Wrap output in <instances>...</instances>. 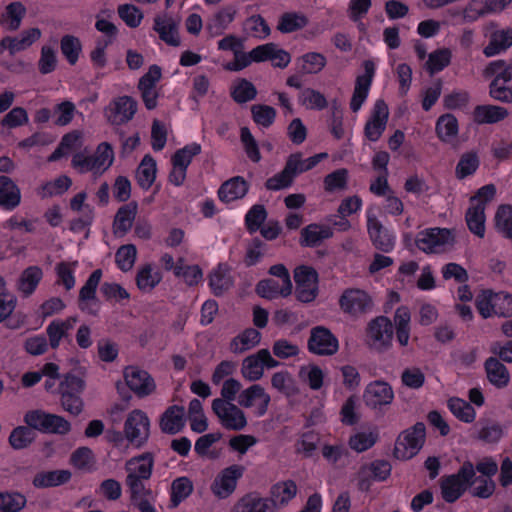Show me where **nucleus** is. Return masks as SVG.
<instances>
[{"label":"nucleus","instance_id":"obj_1","mask_svg":"<svg viewBox=\"0 0 512 512\" xmlns=\"http://www.w3.org/2000/svg\"><path fill=\"white\" fill-rule=\"evenodd\" d=\"M486 75H495L489 85V94L503 103L512 102V64H506L503 60L491 62L485 69Z\"/></svg>","mask_w":512,"mask_h":512},{"label":"nucleus","instance_id":"obj_2","mask_svg":"<svg viewBox=\"0 0 512 512\" xmlns=\"http://www.w3.org/2000/svg\"><path fill=\"white\" fill-rule=\"evenodd\" d=\"M474 476L473 464L465 461L456 474L442 477L440 488L443 499L448 503L458 500L467 488L473 485Z\"/></svg>","mask_w":512,"mask_h":512},{"label":"nucleus","instance_id":"obj_3","mask_svg":"<svg viewBox=\"0 0 512 512\" xmlns=\"http://www.w3.org/2000/svg\"><path fill=\"white\" fill-rule=\"evenodd\" d=\"M24 422L31 430H38L42 433L65 435L71 429L70 423L62 416L39 409L26 412Z\"/></svg>","mask_w":512,"mask_h":512},{"label":"nucleus","instance_id":"obj_4","mask_svg":"<svg viewBox=\"0 0 512 512\" xmlns=\"http://www.w3.org/2000/svg\"><path fill=\"white\" fill-rule=\"evenodd\" d=\"M426 428L423 422L403 431L397 438L394 456L400 460H408L415 456L425 442Z\"/></svg>","mask_w":512,"mask_h":512},{"label":"nucleus","instance_id":"obj_5","mask_svg":"<svg viewBox=\"0 0 512 512\" xmlns=\"http://www.w3.org/2000/svg\"><path fill=\"white\" fill-rule=\"evenodd\" d=\"M296 283L295 295L302 303H310L318 295V273L307 265H300L294 270Z\"/></svg>","mask_w":512,"mask_h":512},{"label":"nucleus","instance_id":"obj_6","mask_svg":"<svg viewBox=\"0 0 512 512\" xmlns=\"http://www.w3.org/2000/svg\"><path fill=\"white\" fill-rule=\"evenodd\" d=\"M393 339V324L389 318L379 316L371 320L367 327V344L378 352L390 348Z\"/></svg>","mask_w":512,"mask_h":512},{"label":"nucleus","instance_id":"obj_7","mask_svg":"<svg viewBox=\"0 0 512 512\" xmlns=\"http://www.w3.org/2000/svg\"><path fill=\"white\" fill-rule=\"evenodd\" d=\"M212 410L218 417L221 425L233 431H240L247 425L244 412L235 404L214 399L212 401Z\"/></svg>","mask_w":512,"mask_h":512},{"label":"nucleus","instance_id":"obj_8","mask_svg":"<svg viewBox=\"0 0 512 512\" xmlns=\"http://www.w3.org/2000/svg\"><path fill=\"white\" fill-rule=\"evenodd\" d=\"M342 311L352 317H359L372 310V298L363 290L347 289L339 299Z\"/></svg>","mask_w":512,"mask_h":512},{"label":"nucleus","instance_id":"obj_9","mask_svg":"<svg viewBox=\"0 0 512 512\" xmlns=\"http://www.w3.org/2000/svg\"><path fill=\"white\" fill-rule=\"evenodd\" d=\"M150 421L147 415L138 409L129 413L125 424L124 432L126 438L137 447L142 446L150 434Z\"/></svg>","mask_w":512,"mask_h":512},{"label":"nucleus","instance_id":"obj_10","mask_svg":"<svg viewBox=\"0 0 512 512\" xmlns=\"http://www.w3.org/2000/svg\"><path fill=\"white\" fill-rule=\"evenodd\" d=\"M338 348V340L328 328L317 326L311 329L308 340L310 352L317 355L331 356L338 351Z\"/></svg>","mask_w":512,"mask_h":512},{"label":"nucleus","instance_id":"obj_11","mask_svg":"<svg viewBox=\"0 0 512 512\" xmlns=\"http://www.w3.org/2000/svg\"><path fill=\"white\" fill-rule=\"evenodd\" d=\"M454 237L451 230L446 228H431L417 234L415 244L425 253L437 252V248L452 244Z\"/></svg>","mask_w":512,"mask_h":512},{"label":"nucleus","instance_id":"obj_12","mask_svg":"<svg viewBox=\"0 0 512 512\" xmlns=\"http://www.w3.org/2000/svg\"><path fill=\"white\" fill-rule=\"evenodd\" d=\"M137 106V101L130 96L114 99L105 110L108 122L117 126L129 122L137 112Z\"/></svg>","mask_w":512,"mask_h":512},{"label":"nucleus","instance_id":"obj_13","mask_svg":"<svg viewBox=\"0 0 512 512\" xmlns=\"http://www.w3.org/2000/svg\"><path fill=\"white\" fill-rule=\"evenodd\" d=\"M394 392L392 387L384 381L376 380L369 383L363 393V400L366 406L378 409L392 403Z\"/></svg>","mask_w":512,"mask_h":512},{"label":"nucleus","instance_id":"obj_14","mask_svg":"<svg viewBox=\"0 0 512 512\" xmlns=\"http://www.w3.org/2000/svg\"><path fill=\"white\" fill-rule=\"evenodd\" d=\"M391 473V465L389 462L384 460H376L368 465L362 466L358 473V488L361 491H369L371 487V481H384L388 478Z\"/></svg>","mask_w":512,"mask_h":512},{"label":"nucleus","instance_id":"obj_15","mask_svg":"<svg viewBox=\"0 0 512 512\" xmlns=\"http://www.w3.org/2000/svg\"><path fill=\"white\" fill-rule=\"evenodd\" d=\"M42 32L39 28H29L20 33L19 36H6L0 41V55L8 50L11 56L28 49L33 43L41 38Z\"/></svg>","mask_w":512,"mask_h":512},{"label":"nucleus","instance_id":"obj_16","mask_svg":"<svg viewBox=\"0 0 512 512\" xmlns=\"http://www.w3.org/2000/svg\"><path fill=\"white\" fill-rule=\"evenodd\" d=\"M42 32L39 28H29L20 33L19 36H6L0 41V55L8 50L11 56L28 49L33 43L41 38Z\"/></svg>","mask_w":512,"mask_h":512},{"label":"nucleus","instance_id":"obj_17","mask_svg":"<svg viewBox=\"0 0 512 512\" xmlns=\"http://www.w3.org/2000/svg\"><path fill=\"white\" fill-rule=\"evenodd\" d=\"M42 32L39 28H29L20 33L19 36H6L0 41V55L8 50L11 56L28 49L33 43L41 38Z\"/></svg>","mask_w":512,"mask_h":512},{"label":"nucleus","instance_id":"obj_18","mask_svg":"<svg viewBox=\"0 0 512 512\" xmlns=\"http://www.w3.org/2000/svg\"><path fill=\"white\" fill-rule=\"evenodd\" d=\"M254 62L270 60L275 67L285 68L291 60L290 54L278 47L275 43L259 45L250 51Z\"/></svg>","mask_w":512,"mask_h":512},{"label":"nucleus","instance_id":"obj_19","mask_svg":"<svg viewBox=\"0 0 512 512\" xmlns=\"http://www.w3.org/2000/svg\"><path fill=\"white\" fill-rule=\"evenodd\" d=\"M389 110L384 100L376 101L372 115L366 122L364 133L370 141H377L383 134L388 121Z\"/></svg>","mask_w":512,"mask_h":512},{"label":"nucleus","instance_id":"obj_20","mask_svg":"<svg viewBox=\"0 0 512 512\" xmlns=\"http://www.w3.org/2000/svg\"><path fill=\"white\" fill-rule=\"evenodd\" d=\"M363 66L365 74L356 78L354 92L350 102V108L353 112H357L367 98L375 73V65L373 61L365 60Z\"/></svg>","mask_w":512,"mask_h":512},{"label":"nucleus","instance_id":"obj_21","mask_svg":"<svg viewBox=\"0 0 512 512\" xmlns=\"http://www.w3.org/2000/svg\"><path fill=\"white\" fill-rule=\"evenodd\" d=\"M243 472L244 467L241 465L225 468L215 479L212 485L213 492L221 498L229 496L235 490L237 480L242 477Z\"/></svg>","mask_w":512,"mask_h":512},{"label":"nucleus","instance_id":"obj_22","mask_svg":"<svg viewBox=\"0 0 512 512\" xmlns=\"http://www.w3.org/2000/svg\"><path fill=\"white\" fill-rule=\"evenodd\" d=\"M124 376L128 387L139 397L150 395L156 388L153 378L144 370L128 367Z\"/></svg>","mask_w":512,"mask_h":512},{"label":"nucleus","instance_id":"obj_23","mask_svg":"<svg viewBox=\"0 0 512 512\" xmlns=\"http://www.w3.org/2000/svg\"><path fill=\"white\" fill-rule=\"evenodd\" d=\"M178 27L179 21L167 14L156 15L154 18L153 30L158 33L163 42L170 46L180 45Z\"/></svg>","mask_w":512,"mask_h":512},{"label":"nucleus","instance_id":"obj_24","mask_svg":"<svg viewBox=\"0 0 512 512\" xmlns=\"http://www.w3.org/2000/svg\"><path fill=\"white\" fill-rule=\"evenodd\" d=\"M160 429L163 433L174 435L185 426V408L179 405L169 406L160 417Z\"/></svg>","mask_w":512,"mask_h":512},{"label":"nucleus","instance_id":"obj_25","mask_svg":"<svg viewBox=\"0 0 512 512\" xmlns=\"http://www.w3.org/2000/svg\"><path fill=\"white\" fill-rule=\"evenodd\" d=\"M256 400H260L257 409L258 414L262 416L267 412L271 400L270 396L265 392V389L262 386L254 384L243 390L238 396V404L245 408L252 407Z\"/></svg>","mask_w":512,"mask_h":512},{"label":"nucleus","instance_id":"obj_26","mask_svg":"<svg viewBox=\"0 0 512 512\" xmlns=\"http://www.w3.org/2000/svg\"><path fill=\"white\" fill-rule=\"evenodd\" d=\"M234 285V279L231 275L230 267L225 263H220L209 274V286L215 296H221Z\"/></svg>","mask_w":512,"mask_h":512},{"label":"nucleus","instance_id":"obj_27","mask_svg":"<svg viewBox=\"0 0 512 512\" xmlns=\"http://www.w3.org/2000/svg\"><path fill=\"white\" fill-rule=\"evenodd\" d=\"M509 112L506 108L497 105H477L472 113L473 121L479 125L494 124L507 118Z\"/></svg>","mask_w":512,"mask_h":512},{"label":"nucleus","instance_id":"obj_28","mask_svg":"<svg viewBox=\"0 0 512 512\" xmlns=\"http://www.w3.org/2000/svg\"><path fill=\"white\" fill-rule=\"evenodd\" d=\"M21 202V191L16 183L7 176H0V207L13 210Z\"/></svg>","mask_w":512,"mask_h":512},{"label":"nucleus","instance_id":"obj_29","mask_svg":"<svg viewBox=\"0 0 512 512\" xmlns=\"http://www.w3.org/2000/svg\"><path fill=\"white\" fill-rule=\"evenodd\" d=\"M248 192V184L241 176L225 181L218 190L219 199L225 203L243 198Z\"/></svg>","mask_w":512,"mask_h":512},{"label":"nucleus","instance_id":"obj_30","mask_svg":"<svg viewBox=\"0 0 512 512\" xmlns=\"http://www.w3.org/2000/svg\"><path fill=\"white\" fill-rule=\"evenodd\" d=\"M153 465V454L146 452L129 459L125 464V469L128 475H134L136 478L148 480L151 477Z\"/></svg>","mask_w":512,"mask_h":512},{"label":"nucleus","instance_id":"obj_31","mask_svg":"<svg viewBox=\"0 0 512 512\" xmlns=\"http://www.w3.org/2000/svg\"><path fill=\"white\" fill-rule=\"evenodd\" d=\"M368 232L377 249L389 252L393 248V238L375 216L368 217Z\"/></svg>","mask_w":512,"mask_h":512},{"label":"nucleus","instance_id":"obj_32","mask_svg":"<svg viewBox=\"0 0 512 512\" xmlns=\"http://www.w3.org/2000/svg\"><path fill=\"white\" fill-rule=\"evenodd\" d=\"M332 235L333 231L329 226L310 224L301 230L300 244L304 247H316Z\"/></svg>","mask_w":512,"mask_h":512},{"label":"nucleus","instance_id":"obj_33","mask_svg":"<svg viewBox=\"0 0 512 512\" xmlns=\"http://www.w3.org/2000/svg\"><path fill=\"white\" fill-rule=\"evenodd\" d=\"M298 488L293 480H285L271 487L270 498L274 507L286 505L297 494Z\"/></svg>","mask_w":512,"mask_h":512},{"label":"nucleus","instance_id":"obj_34","mask_svg":"<svg viewBox=\"0 0 512 512\" xmlns=\"http://www.w3.org/2000/svg\"><path fill=\"white\" fill-rule=\"evenodd\" d=\"M309 24L308 17L302 12L289 11L280 15L276 29L288 34L302 30Z\"/></svg>","mask_w":512,"mask_h":512},{"label":"nucleus","instance_id":"obj_35","mask_svg":"<svg viewBox=\"0 0 512 512\" xmlns=\"http://www.w3.org/2000/svg\"><path fill=\"white\" fill-rule=\"evenodd\" d=\"M512 46V28L496 30L491 33L490 41L483 53L487 57L494 56Z\"/></svg>","mask_w":512,"mask_h":512},{"label":"nucleus","instance_id":"obj_36","mask_svg":"<svg viewBox=\"0 0 512 512\" xmlns=\"http://www.w3.org/2000/svg\"><path fill=\"white\" fill-rule=\"evenodd\" d=\"M260 339L261 334L258 330L248 328L231 340L229 349L234 354H242L258 345Z\"/></svg>","mask_w":512,"mask_h":512},{"label":"nucleus","instance_id":"obj_37","mask_svg":"<svg viewBox=\"0 0 512 512\" xmlns=\"http://www.w3.org/2000/svg\"><path fill=\"white\" fill-rule=\"evenodd\" d=\"M137 208L136 202H130L118 209L113 223L115 233L126 234L131 229L137 214Z\"/></svg>","mask_w":512,"mask_h":512},{"label":"nucleus","instance_id":"obj_38","mask_svg":"<svg viewBox=\"0 0 512 512\" xmlns=\"http://www.w3.org/2000/svg\"><path fill=\"white\" fill-rule=\"evenodd\" d=\"M469 230L476 236L483 238L485 234V207L483 202H478L470 207L465 215Z\"/></svg>","mask_w":512,"mask_h":512},{"label":"nucleus","instance_id":"obj_39","mask_svg":"<svg viewBox=\"0 0 512 512\" xmlns=\"http://www.w3.org/2000/svg\"><path fill=\"white\" fill-rule=\"evenodd\" d=\"M485 370L487 378L493 385L501 388L505 387L509 382V372L504 364L497 358L490 357L485 362Z\"/></svg>","mask_w":512,"mask_h":512},{"label":"nucleus","instance_id":"obj_40","mask_svg":"<svg viewBox=\"0 0 512 512\" xmlns=\"http://www.w3.org/2000/svg\"><path fill=\"white\" fill-rule=\"evenodd\" d=\"M71 478L69 470H53L37 473L33 479L35 487H54L67 483Z\"/></svg>","mask_w":512,"mask_h":512},{"label":"nucleus","instance_id":"obj_41","mask_svg":"<svg viewBox=\"0 0 512 512\" xmlns=\"http://www.w3.org/2000/svg\"><path fill=\"white\" fill-rule=\"evenodd\" d=\"M295 163L292 160L286 161L284 169L274 175L273 177L269 178L265 182V187L268 190H280L287 187H290L293 183L295 174Z\"/></svg>","mask_w":512,"mask_h":512},{"label":"nucleus","instance_id":"obj_42","mask_svg":"<svg viewBox=\"0 0 512 512\" xmlns=\"http://www.w3.org/2000/svg\"><path fill=\"white\" fill-rule=\"evenodd\" d=\"M43 272L38 266H30L26 268L18 279V290L25 296L31 295L40 280L42 279Z\"/></svg>","mask_w":512,"mask_h":512},{"label":"nucleus","instance_id":"obj_43","mask_svg":"<svg viewBox=\"0 0 512 512\" xmlns=\"http://www.w3.org/2000/svg\"><path fill=\"white\" fill-rule=\"evenodd\" d=\"M156 178V162L150 155H145L136 170V180L138 185L144 190H148Z\"/></svg>","mask_w":512,"mask_h":512},{"label":"nucleus","instance_id":"obj_44","mask_svg":"<svg viewBox=\"0 0 512 512\" xmlns=\"http://www.w3.org/2000/svg\"><path fill=\"white\" fill-rule=\"evenodd\" d=\"M26 7L19 1L8 4L5 13L2 14L1 21L6 24L9 31H16L20 28L22 19L26 15Z\"/></svg>","mask_w":512,"mask_h":512},{"label":"nucleus","instance_id":"obj_45","mask_svg":"<svg viewBox=\"0 0 512 512\" xmlns=\"http://www.w3.org/2000/svg\"><path fill=\"white\" fill-rule=\"evenodd\" d=\"M436 133L443 142H451L458 134V121L453 114L440 116L436 123Z\"/></svg>","mask_w":512,"mask_h":512},{"label":"nucleus","instance_id":"obj_46","mask_svg":"<svg viewBox=\"0 0 512 512\" xmlns=\"http://www.w3.org/2000/svg\"><path fill=\"white\" fill-rule=\"evenodd\" d=\"M241 372L242 375L250 381H257L262 378L264 367L261 356H258V351L243 360Z\"/></svg>","mask_w":512,"mask_h":512},{"label":"nucleus","instance_id":"obj_47","mask_svg":"<svg viewBox=\"0 0 512 512\" xmlns=\"http://www.w3.org/2000/svg\"><path fill=\"white\" fill-rule=\"evenodd\" d=\"M495 227L506 238L512 239V206L500 205L495 214Z\"/></svg>","mask_w":512,"mask_h":512},{"label":"nucleus","instance_id":"obj_48","mask_svg":"<svg viewBox=\"0 0 512 512\" xmlns=\"http://www.w3.org/2000/svg\"><path fill=\"white\" fill-rule=\"evenodd\" d=\"M143 480L144 479L136 478L134 475H127L126 477V485L130 491V500L132 505L148 500L152 496L151 490L145 488Z\"/></svg>","mask_w":512,"mask_h":512},{"label":"nucleus","instance_id":"obj_49","mask_svg":"<svg viewBox=\"0 0 512 512\" xmlns=\"http://www.w3.org/2000/svg\"><path fill=\"white\" fill-rule=\"evenodd\" d=\"M35 437V432L28 425L18 426L12 430L9 443L16 450L25 449L35 440Z\"/></svg>","mask_w":512,"mask_h":512},{"label":"nucleus","instance_id":"obj_50","mask_svg":"<svg viewBox=\"0 0 512 512\" xmlns=\"http://www.w3.org/2000/svg\"><path fill=\"white\" fill-rule=\"evenodd\" d=\"M256 293L266 299H274L278 296L287 297L291 293L284 292V284H279L278 281L274 279H265L258 282L256 285Z\"/></svg>","mask_w":512,"mask_h":512},{"label":"nucleus","instance_id":"obj_51","mask_svg":"<svg viewBox=\"0 0 512 512\" xmlns=\"http://www.w3.org/2000/svg\"><path fill=\"white\" fill-rule=\"evenodd\" d=\"M448 407L453 415L461 421L470 423L475 419V409L465 400L459 398H451L448 401Z\"/></svg>","mask_w":512,"mask_h":512},{"label":"nucleus","instance_id":"obj_52","mask_svg":"<svg viewBox=\"0 0 512 512\" xmlns=\"http://www.w3.org/2000/svg\"><path fill=\"white\" fill-rule=\"evenodd\" d=\"M25 505L24 495L17 492H0V512H19Z\"/></svg>","mask_w":512,"mask_h":512},{"label":"nucleus","instance_id":"obj_53","mask_svg":"<svg viewBox=\"0 0 512 512\" xmlns=\"http://www.w3.org/2000/svg\"><path fill=\"white\" fill-rule=\"evenodd\" d=\"M60 48L67 61L71 65H74L78 60L79 54L82 50V45L77 37L73 35H65L61 39Z\"/></svg>","mask_w":512,"mask_h":512},{"label":"nucleus","instance_id":"obj_54","mask_svg":"<svg viewBox=\"0 0 512 512\" xmlns=\"http://www.w3.org/2000/svg\"><path fill=\"white\" fill-rule=\"evenodd\" d=\"M201 152V146L197 143H192L179 150L172 156V165L182 167L187 170L192 158Z\"/></svg>","mask_w":512,"mask_h":512},{"label":"nucleus","instance_id":"obj_55","mask_svg":"<svg viewBox=\"0 0 512 512\" xmlns=\"http://www.w3.org/2000/svg\"><path fill=\"white\" fill-rule=\"evenodd\" d=\"M451 51L447 48L439 49L429 54L426 69L430 74L443 70L450 64Z\"/></svg>","mask_w":512,"mask_h":512},{"label":"nucleus","instance_id":"obj_56","mask_svg":"<svg viewBox=\"0 0 512 512\" xmlns=\"http://www.w3.org/2000/svg\"><path fill=\"white\" fill-rule=\"evenodd\" d=\"M478 166L479 158L475 152L464 153L456 166V177L458 179H464L473 174Z\"/></svg>","mask_w":512,"mask_h":512},{"label":"nucleus","instance_id":"obj_57","mask_svg":"<svg viewBox=\"0 0 512 512\" xmlns=\"http://www.w3.org/2000/svg\"><path fill=\"white\" fill-rule=\"evenodd\" d=\"M137 250L135 245L126 244L118 248L115 259L118 267L127 272L132 269L136 260Z\"/></svg>","mask_w":512,"mask_h":512},{"label":"nucleus","instance_id":"obj_58","mask_svg":"<svg viewBox=\"0 0 512 512\" xmlns=\"http://www.w3.org/2000/svg\"><path fill=\"white\" fill-rule=\"evenodd\" d=\"M251 113L255 123L263 127L271 126L276 117V110L264 104L253 105L251 107Z\"/></svg>","mask_w":512,"mask_h":512},{"label":"nucleus","instance_id":"obj_59","mask_svg":"<svg viewBox=\"0 0 512 512\" xmlns=\"http://www.w3.org/2000/svg\"><path fill=\"white\" fill-rule=\"evenodd\" d=\"M171 490V501L173 506H177L182 500L191 494L193 486L187 477H180L173 481Z\"/></svg>","mask_w":512,"mask_h":512},{"label":"nucleus","instance_id":"obj_60","mask_svg":"<svg viewBox=\"0 0 512 512\" xmlns=\"http://www.w3.org/2000/svg\"><path fill=\"white\" fill-rule=\"evenodd\" d=\"M301 71L305 74H316L326 65V58L321 53L310 52L301 57Z\"/></svg>","mask_w":512,"mask_h":512},{"label":"nucleus","instance_id":"obj_61","mask_svg":"<svg viewBox=\"0 0 512 512\" xmlns=\"http://www.w3.org/2000/svg\"><path fill=\"white\" fill-rule=\"evenodd\" d=\"M348 171L341 168L333 171L324 178V188L327 192L335 190H344L347 187Z\"/></svg>","mask_w":512,"mask_h":512},{"label":"nucleus","instance_id":"obj_62","mask_svg":"<svg viewBox=\"0 0 512 512\" xmlns=\"http://www.w3.org/2000/svg\"><path fill=\"white\" fill-rule=\"evenodd\" d=\"M160 281L158 273H152L149 264L140 269L136 275V283L140 290L151 291Z\"/></svg>","mask_w":512,"mask_h":512},{"label":"nucleus","instance_id":"obj_63","mask_svg":"<svg viewBox=\"0 0 512 512\" xmlns=\"http://www.w3.org/2000/svg\"><path fill=\"white\" fill-rule=\"evenodd\" d=\"M93 158L96 162L98 171L107 170L113 163L114 152L112 146L108 142H102L98 145Z\"/></svg>","mask_w":512,"mask_h":512},{"label":"nucleus","instance_id":"obj_64","mask_svg":"<svg viewBox=\"0 0 512 512\" xmlns=\"http://www.w3.org/2000/svg\"><path fill=\"white\" fill-rule=\"evenodd\" d=\"M85 388V381L71 373L64 376L59 384L60 395L74 394L80 395Z\"/></svg>","mask_w":512,"mask_h":512}]
</instances>
